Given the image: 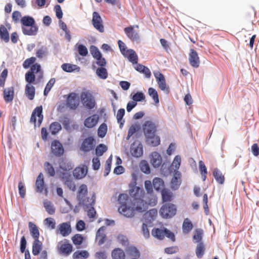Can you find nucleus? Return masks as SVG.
Returning a JSON list of instances; mask_svg holds the SVG:
<instances>
[{"mask_svg":"<svg viewBox=\"0 0 259 259\" xmlns=\"http://www.w3.org/2000/svg\"><path fill=\"white\" fill-rule=\"evenodd\" d=\"M42 106H39L36 107L34 110L33 111L30 121L31 122L33 123L34 124V125H36V116H37L38 117V121L37 123V126L39 127L40 124H41V122L44 119V116L42 114Z\"/></svg>","mask_w":259,"mask_h":259,"instance_id":"9b49d317","label":"nucleus"},{"mask_svg":"<svg viewBox=\"0 0 259 259\" xmlns=\"http://www.w3.org/2000/svg\"><path fill=\"white\" fill-rule=\"evenodd\" d=\"M62 129L61 124L58 122H52L49 127V131L52 135H55L59 133Z\"/></svg>","mask_w":259,"mask_h":259,"instance_id":"4c0bfd02","label":"nucleus"},{"mask_svg":"<svg viewBox=\"0 0 259 259\" xmlns=\"http://www.w3.org/2000/svg\"><path fill=\"white\" fill-rule=\"evenodd\" d=\"M111 255L113 259H125L124 252L119 248L113 249Z\"/></svg>","mask_w":259,"mask_h":259,"instance_id":"473e14b6","label":"nucleus"},{"mask_svg":"<svg viewBox=\"0 0 259 259\" xmlns=\"http://www.w3.org/2000/svg\"><path fill=\"white\" fill-rule=\"evenodd\" d=\"M80 98L83 106L88 109H93L96 105L94 97L88 92H82Z\"/></svg>","mask_w":259,"mask_h":259,"instance_id":"6e6552de","label":"nucleus"},{"mask_svg":"<svg viewBox=\"0 0 259 259\" xmlns=\"http://www.w3.org/2000/svg\"><path fill=\"white\" fill-rule=\"evenodd\" d=\"M99 120V116L97 114H93L86 118L84 121V125L88 128H92L95 126Z\"/></svg>","mask_w":259,"mask_h":259,"instance_id":"6ab92c4d","label":"nucleus"},{"mask_svg":"<svg viewBox=\"0 0 259 259\" xmlns=\"http://www.w3.org/2000/svg\"><path fill=\"white\" fill-rule=\"evenodd\" d=\"M88 194V188L86 185H81L77 193V199L80 204L88 207L92 206L95 203V196H93L92 198L87 197Z\"/></svg>","mask_w":259,"mask_h":259,"instance_id":"f03ea898","label":"nucleus"},{"mask_svg":"<svg viewBox=\"0 0 259 259\" xmlns=\"http://www.w3.org/2000/svg\"><path fill=\"white\" fill-rule=\"evenodd\" d=\"M22 26L30 27V29L23 28V34L27 35H35L38 31V27L35 24L34 19L29 16L23 17L20 20Z\"/></svg>","mask_w":259,"mask_h":259,"instance_id":"7ed1b4c3","label":"nucleus"},{"mask_svg":"<svg viewBox=\"0 0 259 259\" xmlns=\"http://www.w3.org/2000/svg\"><path fill=\"white\" fill-rule=\"evenodd\" d=\"M203 230L200 229H197L194 231V234L193 236V240L194 242L199 243L202 242Z\"/></svg>","mask_w":259,"mask_h":259,"instance_id":"79ce46f5","label":"nucleus"},{"mask_svg":"<svg viewBox=\"0 0 259 259\" xmlns=\"http://www.w3.org/2000/svg\"><path fill=\"white\" fill-rule=\"evenodd\" d=\"M8 75V70L5 69L1 74L0 75V86L4 87L5 85V81Z\"/></svg>","mask_w":259,"mask_h":259,"instance_id":"69168bd1","label":"nucleus"},{"mask_svg":"<svg viewBox=\"0 0 259 259\" xmlns=\"http://www.w3.org/2000/svg\"><path fill=\"white\" fill-rule=\"evenodd\" d=\"M61 68L65 72H71L75 70L77 68V66L76 65L64 63L62 65Z\"/></svg>","mask_w":259,"mask_h":259,"instance_id":"3c124183","label":"nucleus"},{"mask_svg":"<svg viewBox=\"0 0 259 259\" xmlns=\"http://www.w3.org/2000/svg\"><path fill=\"white\" fill-rule=\"evenodd\" d=\"M199 167L200 174L201 175L202 180L203 181H205L206 179L207 170L204 162L201 160L199 161Z\"/></svg>","mask_w":259,"mask_h":259,"instance_id":"c03bdc74","label":"nucleus"},{"mask_svg":"<svg viewBox=\"0 0 259 259\" xmlns=\"http://www.w3.org/2000/svg\"><path fill=\"white\" fill-rule=\"evenodd\" d=\"M118 45L121 54L123 55H126L128 50L126 49L125 44L121 40H119L118 41Z\"/></svg>","mask_w":259,"mask_h":259,"instance_id":"774afa93","label":"nucleus"},{"mask_svg":"<svg viewBox=\"0 0 259 259\" xmlns=\"http://www.w3.org/2000/svg\"><path fill=\"white\" fill-rule=\"evenodd\" d=\"M44 167L45 171L50 177H54L55 175V168L49 162H45Z\"/></svg>","mask_w":259,"mask_h":259,"instance_id":"a18cd8bd","label":"nucleus"},{"mask_svg":"<svg viewBox=\"0 0 259 259\" xmlns=\"http://www.w3.org/2000/svg\"><path fill=\"white\" fill-rule=\"evenodd\" d=\"M78 54L83 57L86 56L88 54V50L87 47L83 45H78L77 46Z\"/></svg>","mask_w":259,"mask_h":259,"instance_id":"052dcab7","label":"nucleus"},{"mask_svg":"<svg viewBox=\"0 0 259 259\" xmlns=\"http://www.w3.org/2000/svg\"><path fill=\"white\" fill-rule=\"evenodd\" d=\"M107 132V126L106 123H102L98 129V135L100 138H104Z\"/></svg>","mask_w":259,"mask_h":259,"instance_id":"09e8293b","label":"nucleus"},{"mask_svg":"<svg viewBox=\"0 0 259 259\" xmlns=\"http://www.w3.org/2000/svg\"><path fill=\"white\" fill-rule=\"evenodd\" d=\"M189 62L190 65L195 68H198L200 65V59L197 52L194 49H190L189 54Z\"/></svg>","mask_w":259,"mask_h":259,"instance_id":"dca6fc26","label":"nucleus"},{"mask_svg":"<svg viewBox=\"0 0 259 259\" xmlns=\"http://www.w3.org/2000/svg\"><path fill=\"white\" fill-rule=\"evenodd\" d=\"M124 31L126 36L133 41H137L139 39V36L136 31L134 30V26H130L125 27Z\"/></svg>","mask_w":259,"mask_h":259,"instance_id":"aec40b11","label":"nucleus"},{"mask_svg":"<svg viewBox=\"0 0 259 259\" xmlns=\"http://www.w3.org/2000/svg\"><path fill=\"white\" fill-rule=\"evenodd\" d=\"M146 142L152 146H157L160 143V139L159 136L155 134L146 137Z\"/></svg>","mask_w":259,"mask_h":259,"instance_id":"2f4dec72","label":"nucleus"},{"mask_svg":"<svg viewBox=\"0 0 259 259\" xmlns=\"http://www.w3.org/2000/svg\"><path fill=\"white\" fill-rule=\"evenodd\" d=\"M0 38L6 42H9L10 40L9 32L6 27L3 25L0 26Z\"/></svg>","mask_w":259,"mask_h":259,"instance_id":"c9c22d12","label":"nucleus"},{"mask_svg":"<svg viewBox=\"0 0 259 259\" xmlns=\"http://www.w3.org/2000/svg\"><path fill=\"white\" fill-rule=\"evenodd\" d=\"M148 94L152 98L155 104H158L159 102L158 95L157 92L153 88H150L148 89Z\"/></svg>","mask_w":259,"mask_h":259,"instance_id":"5fc2aeb1","label":"nucleus"},{"mask_svg":"<svg viewBox=\"0 0 259 259\" xmlns=\"http://www.w3.org/2000/svg\"><path fill=\"white\" fill-rule=\"evenodd\" d=\"M205 246L204 243L199 242V243H198L195 249V253L197 257L198 258H202L205 253Z\"/></svg>","mask_w":259,"mask_h":259,"instance_id":"72a5a7b5","label":"nucleus"},{"mask_svg":"<svg viewBox=\"0 0 259 259\" xmlns=\"http://www.w3.org/2000/svg\"><path fill=\"white\" fill-rule=\"evenodd\" d=\"M145 187L147 191V193L146 195L147 196V198H150L151 194H154L153 193V188L151 182L149 180H147L145 182Z\"/></svg>","mask_w":259,"mask_h":259,"instance_id":"4d7b16f0","label":"nucleus"},{"mask_svg":"<svg viewBox=\"0 0 259 259\" xmlns=\"http://www.w3.org/2000/svg\"><path fill=\"white\" fill-rule=\"evenodd\" d=\"M36 61V58L35 57H31L28 59H27L24 61L23 63V66L24 68L27 69L31 65H32Z\"/></svg>","mask_w":259,"mask_h":259,"instance_id":"e2e57ef3","label":"nucleus"},{"mask_svg":"<svg viewBox=\"0 0 259 259\" xmlns=\"http://www.w3.org/2000/svg\"><path fill=\"white\" fill-rule=\"evenodd\" d=\"M162 199L163 202L170 201L173 197L171 191L166 189H163L161 191Z\"/></svg>","mask_w":259,"mask_h":259,"instance_id":"58836bf2","label":"nucleus"},{"mask_svg":"<svg viewBox=\"0 0 259 259\" xmlns=\"http://www.w3.org/2000/svg\"><path fill=\"white\" fill-rule=\"evenodd\" d=\"M87 173V169L84 167H77L73 170L74 177L77 179H80L84 178Z\"/></svg>","mask_w":259,"mask_h":259,"instance_id":"c85d7f7f","label":"nucleus"},{"mask_svg":"<svg viewBox=\"0 0 259 259\" xmlns=\"http://www.w3.org/2000/svg\"><path fill=\"white\" fill-rule=\"evenodd\" d=\"M97 75L101 79H105L108 77L107 69L104 67H101L96 70Z\"/></svg>","mask_w":259,"mask_h":259,"instance_id":"49530a36","label":"nucleus"},{"mask_svg":"<svg viewBox=\"0 0 259 259\" xmlns=\"http://www.w3.org/2000/svg\"><path fill=\"white\" fill-rule=\"evenodd\" d=\"M181 162V157L179 155L176 156L171 164V166L175 167V170H178L180 168Z\"/></svg>","mask_w":259,"mask_h":259,"instance_id":"0e129e2a","label":"nucleus"},{"mask_svg":"<svg viewBox=\"0 0 259 259\" xmlns=\"http://www.w3.org/2000/svg\"><path fill=\"white\" fill-rule=\"evenodd\" d=\"M151 234L153 237L159 240L163 239L166 236L173 242L176 240L174 233L165 228L163 229L154 228L152 229Z\"/></svg>","mask_w":259,"mask_h":259,"instance_id":"39448f33","label":"nucleus"},{"mask_svg":"<svg viewBox=\"0 0 259 259\" xmlns=\"http://www.w3.org/2000/svg\"><path fill=\"white\" fill-rule=\"evenodd\" d=\"M125 114V110L123 108L119 109L117 113L116 118L118 123L119 124V127L121 128L124 123L125 120L123 119Z\"/></svg>","mask_w":259,"mask_h":259,"instance_id":"ea45409f","label":"nucleus"},{"mask_svg":"<svg viewBox=\"0 0 259 259\" xmlns=\"http://www.w3.org/2000/svg\"><path fill=\"white\" fill-rule=\"evenodd\" d=\"M71 239L74 245H80L83 242L84 238L81 234H76L72 237Z\"/></svg>","mask_w":259,"mask_h":259,"instance_id":"6e6d98bb","label":"nucleus"},{"mask_svg":"<svg viewBox=\"0 0 259 259\" xmlns=\"http://www.w3.org/2000/svg\"><path fill=\"white\" fill-rule=\"evenodd\" d=\"M28 227L32 237L34 239H39V232L38 227L33 222H29Z\"/></svg>","mask_w":259,"mask_h":259,"instance_id":"bb28decb","label":"nucleus"},{"mask_svg":"<svg viewBox=\"0 0 259 259\" xmlns=\"http://www.w3.org/2000/svg\"><path fill=\"white\" fill-rule=\"evenodd\" d=\"M57 249L59 254L67 256L72 252L73 246L68 240L65 239L58 243Z\"/></svg>","mask_w":259,"mask_h":259,"instance_id":"0eeeda50","label":"nucleus"},{"mask_svg":"<svg viewBox=\"0 0 259 259\" xmlns=\"http://www.w3.org/2000/svg\"><path fill=\"white\" fill-rule=\"evenodd\" d=\"M154 75L157 79L159 88L162 91L166 90L168 92L164 75L160 72L154 73Z\"/></svg>","mask_w":259,"mask_h":259,"instance_id":"5701e85b","label":"nucleus"},{"mask_svg":"<svg viewBox=\"0 0 259 259\" xmlns=\"http://www.w3.org/2000/svg\"><path fill=\"white\" fill-rule=\"evenodd\" d=\"M46 225L51 229H54L56 227V223L53 218H48L45 220Z\"/></svg>","mask_w":259,"mask_h":259,"instance_id":"338daca9","label":"nucleus"},{"mask_svg":"<svg viewBox=\"0 0 259 259\" xmlns=\"http://www.w3.org/2000/svg\"><path fill=\"white\" fill-rule=\"evenodd\" d=\"M140 167L142 172L149 174L150 173V168L148 163L146 160H142L140 163Z\"/></svg>","mask_w":259,"mask_h":259,"instance_id":"8fccbe9b","label":"nucleus"},{"mask_svg":"<svg viewBox=\"0 0 259 259\" xmlns=\"http://www.w3.org/2000/svg\"><path fill=\"white\" fill-rule=\"evenodd\" d=\"M143 130L145 137H150L156 134L157 126L153 121L148 120L143 125Z\"/></svg>","mask_w":259,"mask_h":259,"instance_id":"f8f14e48","label":"nucleus"},{"mask_svg":"<svg viewBox=\"0 0 259 259\" xmlns=\"http://www.w3.org/2000/svg\"><path fill=\"white\" fill-rule=\"evenodd\" d=\"M35 74L38 76V79L42 78L43 72L41 70V66L37 63L33 64L30 70L25 74V80L28 84H31L34 82Z\"/></svg>","mask_w":259,"mask_h":259,"instance_id":"20e7f679","label":"nucleus"},{"mask_svg":"<svg viewBox=\"0 0 259 259\" xmlns=\"http://www.w3.org/2000/svg\"><path fill=\"white\" fill-rule=\"evenodd\" d=\"M4 98L7 103L11 102L14 98L13 87H10L4 91Z\"/></svg>","mask_w":259,"mask_h":259,"instance_id":"c756f323","label":"nucleus"},{"mask_svg":"<svg viewBox=\"0 0 259 259\" xmlns=\"http://www.w3.org/2000/svg\"><path fill=\"white\" fill-rule=\"evenodd\" d=\"M55 82V79L53 78H51L49 81V82H48V83L46 85V87L44 92V94L45 96H47L49 92L51 90L52 87L54 85Z\"/></svg>","mask_w":259,"mask_h":259,"instance_id":"bf43d9fd","label":"nucleus"},{"mask_svg":"<svg viewBox=\"0 0 259 259\" xmlns=\"http://www.w3.org/2000/svg\"><path fill=\"white\" fill-rule=\"evenodd\" d=\"M181 184V174L177 170L174 173L170 183V187L172 190L178 189Z\"/></svg>","mask_w":259,"mask_h":259,"instance_id":"a211bd4d","label":"nucleus"},{"mask_svg":"<svg viewBox=\"0 0 259 259\" xmlns=\"http://www.w3.org/2000/svg\"><path fill=\"white\" fill-rule=\"evenodd\" d=\"M177 212V208L175 204L166 203L163 204L159 210L161 216L164 219H170L175 216Z\"/></svg>","mask_w":259,"mask_h":259,"instance_id":"423d86ee","label":"nucleus"},{"mask_svg":"<svg viewBox=\"0 0 259 259\" xmlns=\"http://www.w3.org/2000/svg\"><path fill=\"white\" fill-rule=\"evenodd\" d=\"M72 232V228L70 222H66L59 224L56 230V233L59 234L62 237L69 236Z\"/></svg>","mask_w":259,"mask_h":259,"instance_id":"1a4fd4ad","label":"nucleus"},{"mask_svg":"<svg viewBox=\"0 0 259 259\" xmlns=\"http://www.w3.org/2000/svg\"><path fill=\"white\" fill-rule=\"evenodd\" d=\"M212 175L219 184L223 185L224 183L225 180L224 175L218 168H214Z\"/></svg>","mask_w":259,"mask_h":259,"instance_id":"a878e982","label":"nucleus"},{"mask_svg":"<svg viewBox=\"0 0 259 259\" xmlns=\"http://www.w3.org/2000/svg\"><path fill=\"white\" fill-rule=\"evenodd\" d=\"M126 54L123 55L124 57L128 59V61L133 63L136 64L138 63V57L135 51L132 49L128 50Z\"/></svg>","mask_w":259,"mask_h":259,"instance_id":"cd10ccee","label":"nucleus"},{"mask_svg":"<svg viewBox=\"0 0 259 259\" xmlns=\"http://www.w3.org/2000/svg\"><path fill=\"white\" fill-rule=\"evenodd\" d=\"M145 97L144 94L142 92H137L132 97V99L136 102H140L145 100Z\"/></svg>","mask_w":259,"mask_h":259,"instance_id":"680f3d73","label":"nucleus"},{"mask_svg":"<svg viewBox=\"0 0 259 259\" xmlns=\"http://www.w3.org/2000/svg\"><path fill=\"white\" fill-rule=\"evenodd\" d=\"M162 158L160 155L157 152H153L150 155V162L154 167H159L161 163Z\"/></svg>","mask_w":259,"mask_h":259,"instance_id":"4be33fe9","label":"nucleus"},{"mask_svg":"<svg viewBox=\"0 0 259 259\" xmlns=\"http://www.w3.org/2000/svg\"><path fill=\"white\" fill-rule=\"evenodd\" d=\"M51 152L57 157H60L64 153L62 144L58 140H55L51 143Z\"/></svg>","mask_w":259,"mask_h":259,"instance_id":"2eb2a0df","label":"nucleus"},{"mask_svg":"<svg viewBox=\"0 0 259 259\" xmlns=\"http://www.w3.org/2000/svg\"><path fill=\"white\" fill-rule=\"evenodd\" d=\"M35 88L31 84H27L25 86V94L26 97L30 100H32L35 96Z\"/></svg>","mask_w":259,"mask_h":259,"instance_id":"7c9ffc66","label":"nucleus"},{"mask_svg":"<svg viewBox=\"0 0 259 259\" xmlns=\"http://www.w3.org/2000/svg\"><path fill=\"white\" fill-rule=\"evenodd\" d=\"M90 52L94 59L100 57L102 55L98 48L95 46H91L90 47Z\"/></svg>","mask_w":259,"mask_h":259,"instance_id":"13d9d810","label":"nucleus"},{"mask_svg":"<svg viewBox=\"0 0 259 259\" xmlns=\"http://www.w3.org/2000/svg\"><path fill=\"white\" fill-rule=\"evenodd\" d=\"M92 22L94 27L98 31L100 32H103L104 31V27L103 24L102 19L98 12H93Z\"/></svg>","mask_w":259,"mask_h":259,"instance_id":"4468645a","label":"nucleus"},{"mask_svg":"<svg viewBox=\"0 0 259 259\" xmlns=\"http://www.w3.org/2000/svg\"><path fill=\"white\" fill-rule=\"evenodd\" d=\"M95 144L94 138L92 136H90L83 140L80 149L84 152H89L94 149Z\"/></svg>","mask_w":259,"mask_h":259,"instance_id":"9d476101","label":"nucleus"},{"mask_svg":"<svg viewBox=\"0 0 259 259\" xmlns=\"http://www.w3.org/2000/svg\"><path fill=\"white\" fill-rule=\"evenodd\" d=\"M45 188V182L43 174L40 173L37 176L35 182L36 191L39 193H42Z\"/></svg>","mask_w":259,"mask_h":259,"instance_id":"b1692460","label":"nucleus"},{"mask_svg":"<svg viewBox=\"0 0 259 259\" xmlns=\"http://www.w3.org/2000/svg\"><path fill=\"white\" fill-rule=\"evenodd\" d=\"M153 186L156 190H159L163 188L164 182L159 178H155L153 180Z\"/></svg>","mask_w":259,"mask_h":259,"instance_id":"37998d69","label":"nucleus"},{"mask_svg":"<svg viewBox=\"0 0 259 259\" xmlns=\"http://www.w3.org/2000/svg\"><path fill=\"white\" fill-rule=\"evenodd\" d=\"M66 105L71 109H75L79 105L78 96L75 93H69L66 99Z\"/></svg>","mask_w":259,"mask_h":259,"instance_id":"ddd939ff","label":"nucleus"},{"mask_svg":"<svg viewBox=\"0 0 259 259\" xmlns=\"http://www.w3.org/2000/svg\"><path fill=\"white\" fill-rule=\"evenodd\" d=\"M59 164L60 169L63 170L68 171L72 169L71 165L67 162L64 159H60Z\"/></svg>","mask_w":259,"mask_h":259,"instance_id":"603ef678","label":"nucleus"},{"mask_svg":"<svg viewBox=\"0 0 259 259\" xmlns=\"http://www.w3.org/2000/svg\"><path fill=\"white\" fill-rule=\"evenodd\" d=\"M42 249V243L39 239H34L32 243V252L34 255H38Z\"/></svg>","mask_w":259,"mask_h":259,"instance_id":"393cba45","label":"nucleus"},{"mask_svg":"<svg viewBox=\"0 0 259 259\" xmlns=\"http://www.w3.org/2000/svg\"><path fill=\"white\" fill-rule=\"evenodd\" d=\"M130 196L132 199L129 200L126 194H120L118 201L120 204L118 211L124 216L132 218L137 212L142 213L146 211L149 205L154 206L157 203V198L154 194H151L150 198H147L143 188L134 186L129 190Z\"/></svg>","mask_w":259,"mask_h":259,"instance_id":"f257e3e1","label":"nucleus"},{"mask_svg":"<svg viewBox=\"0 0 259 259\" xmlns=\"http://www.w3.org/2000/svg\"><path fill=\"white\" fill-rule=\"evenodd\" d=\"M130 152L132 156L140 157L143 155V146L139 142H134L131 146Z\"/></svg>","mask_w":259,"mask_h":259,"instance_id":"f3484780","label":"nucleus"},{"mask_svg":"<svg viewBox=\"0 0 259 259\" xmlns=\"http://www.w3.org/2000/svg\"><path fill=\"white\" fill-rule=\"evenodd\" d=\"M105 227L102 226L100 227L96 233V240L98 242L99 245H102L106 240V236L104 232Z\"/></svg>","mask_w":259,"mask_h":259,"instance_id":"412c9836","label":"nucleus"},{"mask_svg":"<svg viewBox=\"0 0 259 259\" xmlns=\"http://www.w3.org/2000/svg\"><path fill=\"white\" fill-rule=\"evenodd\" d=\"M44 206L49 214L52 215L55 213V208L51 201L48 200H45L44 201Z\"/></svg>","mask_w":259,"mask_h":259,"instance_id":"a19ab883","label":"nucleus"},{"mask_svg":"<svg viewBox=\"0 0 259 259\" xmlns=\"http://www.w3.org/2000/svg\"><path fill=\"white\" fill-rule=\"evenodd\" d=\"M107 150V147L103 144H100L97 146L95 151H96V154L97 156H101Z\"/></svg>","mask_w":259,"mask_h":259,"instance_id":"864d4df0","label":"nucleus"},{"mask_svg":"<svg viewBox=\"0 0 259 259\" xmlns=\"http://www.w3.org/2000/svg\"><path fill=\"white\" fill-rule=\"evenodd\" d=\"M89 256V254L88 252L86 250H82V251H76L72 255V257L73 259H78L81 257H84L85 258H88Z\"/></svg>","mask_w":259,"mask_h":259,"instance_id":"de8ad7c7","label":"nucleus"},{"mask_svg":"<svg viewBox=\"0 0 259 259\" xmlns=\"http://www.w3.org/2000/svg\"><path fill=\"white\" fill-rule=\"evenodd\" d=\"M192 229L193 224L191 221L188 218L185 219L182 225L183 233L185 234H188L192 230Z\"/></svg>","mask_w":259,"mask_h":259,"instance_id":"f704fd0d","label":"nucleus"},{"mask_svg":"<svg viewBox=\"0 0 259 259\" xmlns=\"http://www.w3.org/2000/svg\"><path fill=\"white\" fill-rule=\"evenodd\" d=\"M127 255L132 257H139L140 253L138 249L135 246H128L126 249Z\"/></svg>","mask_w":259,"mask_h":259,"instance_id":"e433bc0d","label":"nucleus"}]
</instances>
